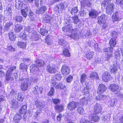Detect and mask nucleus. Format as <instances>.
<instances>
[{"mask_svg": "<svg viewBox=\"0 0 123 123\" xmlns=\"http://www.w3.org/2000/svg\"><path fill=\"white\" fill-rule=\"evenodd\" d=\"M27 68V66L24 63H21L19 66V69L23 71L26 70Z\"/></svg>", "mask_w": 123, "mask_h": 123, "instance_id": "obj_43", "label": "nucleus"}, {"mask_svg": "<svg viewBox=\"0 0 123 123\" xmlns=\"http://www.w3.org/2000/svg\"><path fill=\"white\" fill-rule=\"evenodd\" d=\"M115 62L116 63H115L114 62V64H113L112 65H111L110 67L111 72V73L116 72L117 70V67H118V64L117 63V62L116 61Z\"/></svg>", "mask_w": 123, "mask_h": 123, "instance_id": "obj_17", "label": "nucleus"}, {"mask_svg": "<svg viewBox=\"0 0 123 123\" xmlns=\"http://www.w3.org/2000/svg\"><path fill=\"white\" fill-rule=\"evenodd\" d=\"M106 89V87L104 84H101L99 86L97 93L98 94H101L105 92Z\"/></svg>", "mask_w": 123, "mask_h": 123, "instance_id": "obj_11", "label": "nucleus"}, {"mask_svg": "<svg viewBox=\"0 0 123 123\" xmlns=\"http://www.w3.org/2000/svg\"><path fill=\"white\" fill-rule=\"evenodd\" d=\"M14 19L17 22L21 23L23 21V18L21 16L18 15L15 16Z\"/></svg>", "mask_w": 123, "mask_h": 123, "instance_id": "obj_28", "label": "nucleus"}, {"mask_svg": "<svg viewBox=\"0 0 123 123\" xmlns=\"http://www.w3.org/2000/svg\"><path fill=\"white\" fill-rule=\"evenodd\" d=\"M39 8L40 13L41 14L44 13L47 9L46 7L45 6H42L40 7Z\"/></svg>", "mask_w": 123, "mask_h": 123, "instance_id": "obj_36", "label": "nucleus"}, {"mask_svg": "<svg viewBox=\"0 0 123 123\" xmlns=\"http://www.w3.org/2000/svg\"><path fill=\"white\" fill-rule=\"evenodd\" d=\"M78 10L77 7H74L72 8L70 11L72 15L77 13L78 12Z\"/></svg>", "mask_w": 123, "mask_h": 123, "instance_id": "obj_49", "label": "nucleus"}, {"mask_svg": "<svg viewBox=\"0 0 123 123\" xmlns=\"http://www.w3.org/2000/svg\"><path fill=\"white\" fill-rule=\"evenodd\" d=\"M64 7V5L63 3H61L56 6L54 8L55 12L57 14H60L62 13Z\"/></svg>", "mask_w": 123, "mask_h": 123, "instance_id": "obj_4", "label": "nucleus"}, {"mask_svg": "<svg viewBox=\"0 0 123 123\" xmlns=\"http://www.w3.org/2000/svg\"><path fill=\"white\" fill-rule=\"evenodd\" d=\"M94 52L93 51H91L88 52L86 54V57L88 59L90 60L92 58Z\"/></svg>", "mask_w": 123, "mask_h": 123, "instance_id": "obj_48", "label": "nucleus"}, {"mask_svg": "<svg viewBox=\"0 0 123 123\" xmlns=\"http://www.w3.org/2000/svg\"><path fill=\"white\" fill-rule=\"evenodd\" d=\"M26 33H21L20 35V37L25 40H27L29 35V34H26Z\"/></svg>", "mask_w": 123, "mask_h": 123, "instance_id": "obj_27", "label": "nucleus"}, {"mask_svg": "<svg viewBox=\"0 0 123 123\" xmlns=\"http://www.w3.org/2000/svg\"><path fill=\"white\" fill-rule=\"evenodd\" d=\"M40 89V88L38 87V86H36L33 88V92L37 94H38L39 92L41 93L42 92Z\"/></svg>", "mask_w": 123, "mask_h": 123, "instance_id": "obj_32", "label": "nucleus"}, {"mask_svg": "<svg viewBox=\"0 0 123 123\" xmlns=\"http://www.w3.org/2000/svg\"><path fill=\"white\" fill-rule=\"evenodd\" d=\"M73 77L70 75H69L68 76L67 78V82L70 83L71 82L72 80Z\"/></svg>", "mask_w": 123, "mask_h": 123, "instance_id": "obj_61", "label": "nucleus"}, {"mask_svg": "<svg viewBox=\"0 0 123 123\" xmlns=\"http://www.w3.org/2000/svg\"><path fill=\"white\" fill-rule=\"evenodd\" d=\"M109 44L111 47L114 46L116 44V42L115 39L114 38L111 39L110 40Z\"/></svg>", "mask_w": 123, "mask_h": 123, "instance_id": "obj_42", "label": "nucleus"}, {"mask_svg": "<svg viewBox=\"0 0 123 123\" xmlns=\"http://www.w3.org/2000/svg\"><path fill=\"white\" fill-rule=\"evenodd\" d=\"M112 48L111 47H109L107 48H104L103 49L104 51L105 52H111L112 50Z\"/></svg>", "mask_w": 123, "mask_h": 123, "instance_id": "obj_54", "label": "nucleus"}, {"mask_svg": "<svg viewBox=\"0 0 123 123\" xmlns=\"http://www.w3.org/2000/svg\"><path fill=\"white\" fill-rule=\"evenodd\" d=\"M111 0H104L103 2L102 3V5L103 6H106L111 2Z\"/></svg>", "mask_w": 123, "mask_h": 123, "instance_id": "obj_58", "label": "nucleus"}, {"mask_svg": "<svg viewBox=\"0 0 123 123\" xmlns=\"http://www.w3.org/2000/svg\"><path fill=\"white\" fill-rule=\"evenodd\" d=\"M11 107L12 108H17L18 105V102L17 100H12L11 103Z\"/></svg>", "mask_w": 123, "mask_h": 123, "instance_id": "obj_30", "label": "nucleus"}, {"mask_svg": "<svg viewBox=\"0 0 123 123\" xmlns=\"http://www.w3.org/2000/svg\"><path fill=\"white\" fill-rule=\"evenodd\" d=\"M55 86V88L57 89H62L65 87V86L62 83H57Z\"/></svg>", "mask_w": 123, "mask_h": 123, "instance_id": "obj_25", "label": "nucleus"}, {"mask_svg": "<svg viewBox=\"0 0 123 123\" xmlns=\"http://www.w3.org/2000/svg\"><path fill=\"white\" fill-rule=\"evenodd\" d=\"M109 88L112 91L115 92H117V91L119 88V86L116 84H112L110 86Z\"/></svg>", "mask_w": 123, "mask_h": 123, "instance_id": "obj_20", "label": "nucleus"}, {"mask_svg": "<svg viewBox=\"0 0 123 123\" xmlns=\"http://www.w3.org/2000/svg\"><path fill=\"white\" fill-rule=\"evenodd\" d=\"M36 64H32L30 67V69L31 72L33 73V71H37L38 68L37 67H43L45 64L44 61L42 60L38 59L36 60Z\"/></svg>", "mask_w": 123, "mask_h": 123, "instance_id": "obj_1", "label": "nucleus"}, {"mask_svg": "<svg viewBox=\"0 0 123 123\" xmlns=\"http://www.w3.org/2000/svg\"><path fill=\"white\" fill-rule=\"evenodd\" d=\"M70 37L73 39H76L79 38V35L77 33H73L70 35Z\"/></svg>", "mask_w": 123, "mask_h": 123, "instance_id": "obj_46", "label": "nucleus"}, {"mask_svg": "<svg viewBox=\"0 0 123 123\" xmlns=\"http://www.w3.org/2000/svg\"><path fill=\"white\" fill-rule=\"evenodd\" d=\"M40 37L39 35L37 34H35L32 36V38L34 40L37 41L40 39Z\"/></svg>", "mask_w": 123, "mask_h": 123, "instance_id": "obj_52", "label": "nucleus"}, {"mask_svg": "<svg viewBox=\"0 0 123 123\" xmlns=\"http://www.w3.org/2000/svg\"><path fill=\"white\" fill-rule=\"evenodd\" d=\"M55 93V89L53 87H51L50 88V90L48 94V96H52L54 95Z\"/></svg>", "mask_w": 123, "mask_h": 123, "instance_id": "obj_53", "label": "nucleus"}, {"mask_svg": "<svg viewBox=\"0 0 123 123\" xmlns=\"http://www.w3.org/2000/svg\"><path fill=\"white\" fill-rule=\"evenodd\" d=\"M112 56V55L111 54H107L105 57V60L107 61H109Z\"/></svg>", "mask_w": 123, "mask_h": 123, "instance_id": "obj_64", "label": "nucleus"}, {"mask_svg": "<svg viewBox=\"0 0 123 123\" xmlns=\"http://www.w3.org/2000/svg\"><path fill=\"white\" fill-rule=\"evenodd\" d=\"M27 105L26 104L23 105L21 108L19 110V112L20 114H24L27 111Z\"/></svg>", "mask_w": 123, "mask_h": 123, "instance_id": "obj_22", "label": "nucleus"}, {"mask_svg": "<svg viewBox=\"0 0 123 123\" xmlns=\"http://www.w3.org/2000/svg\"><path fill=\"white\" fill-rule=\"evenodd\" d=\"M22 26L19 24H17L15 26L14 30L16 32H19L22 29Z\"/></svg>", "mask_w": 123, "mask_h": 123, "instance_id": "obj_26", "label": "nucleus"}, {"mask_svg": "<svg viewBox=\"0 0 123 123\" xmlns=\"http://www.w3.org/2000/svg\"><path fill=\"white\" fill-rule=\"evenodd\" d=\"M23 115L17 114L15 115L13 118L14 121L15 122H18L21 120L22 118Z\"/></svg>", "mask_w": 123, "mask_h": 123, "instance_id": "obj_24", "label": "nucleus"}, {"mask_svg": "<svg viewBox=\"0 0 123 123\" xmlns=\"http://www.w3.org/2000/svg\"><path fill=\"white\" fill-rule=\"evenodd\" d=\"M98 14V12L94 9H92L89 12V16L91 18H96Z\"/></svg>", "mask_w": 123, "mask_h": 123, "instance_id": "obj_9", "label": "nucleus"}, {"mask_svg": "<svg viewBox=\"0 0 123 123\" xmlns=\"http://www.w3.org/2000/svg\"><path fill=\"white\" fill-rule=\"evenodd\" d=\"M102 111V107L100 105L97 103L94 106V113L96 114H98Z\"/></svg>", "mask_w": 123, "mask_h": 123, "instance_id": "obj_6", "label": "nucleus"}, {"mask_svg": "<svg viewBox=\"0 0 123 123\" xmlns=\"http://www.w3.org/2000/svg\"><path fill=\"white\" fill-rule=\"evenodd\" d=\"M28 13H29L28 16L29 17L32 16L34 15V13L31 11L30 8L28 7Z\"/></svg>", "mask_w": 123, "mask_h": 123, "instance_id": "obj_55", "label": "nucleus"}, {"mask_svg": "<svg viewBox=\"0 0 123 123\" xmlns=\"http://www.w3.org/2000/svg\"><path fill=\"white\" fill-rule=\"evenodd\" d=\"M115 57L117 59H119L120 58V51L118 50L115 52Z\"/></svg>", "mask_w": 123, "mask_h": 123, "instance_id": "obj_51", "label": "nucleus"}, {"mask_svg": "<svg viewBox=\"0 0 123 123\" xmlns=\"http://www.w3.org/2000/svg\"><path fill=\"white\" fill-rule=\"evenodd\" d=\"M77 111L80 114H82L84 111V110L82 107H79L77 109Z\"/></svg>", "mask_w": 123, "mask_h": 123, "instance_id": "obj_56", "label": "nucleus"}, {"mask_svg": "<svg viewBox=\"0 0 123 123\" xmlns=\"http://www.w3.org/2000/svg\"><path fill=\"white\" fill-rule=\"evenodd\" d=\"M105 16L104 15L99 16L97 18V23L101 25L102 24L105 23Z\"/></svg>", "mask_w": 123, "mask_h": 123, "instance_id": "obj_15", "label": "nucleus"}, {"mask_svg": "<svg viewBox=\"0 0 123 123\" xmlns=\"http://www.w3.org/2000/svg\"><path fill=\"white\" fill-rule=\"evenodd\" d=\"M62 30L64 32H72L73 31L74 29L72 27V25L71 24L65 26L62 28Z\"/></svg>", "mask_w": 123, "mask_h": 123, "instance_id": "obj_12", "label": "nucleus"}, {"mask_svg": "<svg viewBox=\"0 0 123 123\" xmlns=\"http://www.w3.org/2000/svg\"><path fill=\"white\" fill-rule=\"evenodd\" d=\"M114 6V4L112 3L108 4L106 8V12L107 14H110L113 12Z\"/></svg>", "mask_w": 123, "mask_h": 123, "instance_id": "obj_7", "label": "nucleus"}, {"mask_svg": "<svg viewBox=\"0 0 123 123\" xmlns=\"http://www.w3.org/2000/svg\"><path fill=\"white\" fill-rule=\"evenodd\" d=\"M9 38L11 40L14 41L15 40L16 36L14 33L12 32H10L9 33Z\"/></svg>", "mask_w": 123, "mask_h": 123, "instance_id": "obj_33", "label": "nucleus"}, {"mask_svg": "<svg viewBox=\"0 0 123 123\" xmlns=\"http://www.w3.org/2000/svg\"><path fill=\"white\" fill-rule=\"evenodd\" d=\"M73 19H74V23L75 24H77L78 22L79 21V19H78V17L76 16L74 17H73Z\"/></svg>", "mask_w": 123, "mask_h": 123, "instance_id": "obj_57", "label": "nucleus"}, {"mask_svg": "<svg viewBox=\"0 0 123 123\" xmlns=\"http://www.w3.org/2000/svg\"><path fill=\"white\" fill-rule=\"evenodd\" d=\"M55 109L59 112H61L63 109V107L62 105H57L55 107Z\"/></svg>", "mask_w": 123, "mask_h": 123, "instance_id": "obj_45", "label": "nucleus"}, {"mask_svg": "<svg viewBox=\"0 0 123 123\" xmlns=\"http://www.w3.org/2000/svg\"><path fill=\"white\" fill-rule=\"evenodd\" d=\"M62 77L61 75L59 74H56L55 75V78L57 80H60L61 78Z\"/></svg>", "mask_w": 123, "mask_h": 123, "instance_id": "obj_60", "label": "nucleus"}, {"mask_svg": "<svg viewBox=\"0 0 123 123\" xmlns=\"http://www.w3.org/2000/svg\"><path fill=\"white\" fill-rule=\"evenodd\" d=\"M64 116V115L62 113H60L57 117V120L58 121H60L61 120V118Z\"/></svg>", "mask_w": 123, "mask_h": 123, "instance_id": "obj_62", "label": "nucleus"}, {"mask_svg": "<svg viewBox=\"0 0 123 123\" xmlns=\"http://www.w3.org/2000/svg\"><path fill=\"white\" fill-rule=\"evenodd\" d=\"M17 45L20 48H25L26 46V43L22 41H18Z\"/></svg>", "mask_w": 123, "mask_h": 123, "instance_id": "obj_31", "label": "nucleus"}, {"mask_svg": "<svg viewBox=\"0 0 123 123\" xmlns=\"http://www.w3.org/2000/svg\"><path fill=\"white\" fill-rule=\"evenodd\" d=\"M90 78L92 79H98V77L97 74L95 72H92L90 75Z\"/></svg>", "mask_w": 123, "mask_h": 123, "instance_id": "obj_39", "label": "nucleus"}, {"mask_svg": "<svg viewBox=\"0 0 123 123\" xmlns=\"http://www.w3.org/2000/svg\"><path fill=\"white\" fill-rule=\"evenodd\" d=\"M6 81L13 82L14 78L12 75L6 74Z\"/></svg>", "mask_w": 123, "mask_h": 123, "instance_id": "obj_19", "label": "nucleus"}, {"mask_svg": "<svg viewBox=\"0 0 123 123\" xmlns=\"http://www.w3.org/2000/svg\"><path fill=\"white\" fill-rule=\"evenodd\" d=\"M110 97L108 96H106L105 95L104 96L101 95H98L96 97V99L97 100H104V99H111Z\"/></svg>", "mask_w": 123, "mask_h": 123, "instance_id": "obj_23", "label": "nucleus"}, {"mask_svg": "<svg viewBox=\"0 0 123 123\" xmlns=\"http://www.w3.org/2000/svg\"><path fill=\"white\" fill-rule=\"evenodd\" d=\"M63 52L64 55L65 56L69 57L70 56V53L69 50L68 49H66L64 50Z\"/></svg>", "mask_w": 123, "mask_h": 123, "instance_id": "obj_47", "label": "nucleus"}, {"mask_svg": "<svg viewBox=\"0 0 123 123\" xmlns=\"http://www.w3.org/2000/svg\"><path fill=\"white\" fill-rule=\"evenodd\" d=\"M52 18V17H51L47 16L43 19V21L44 23H48L50 22Z\"/></svg>", "mask_w": 123, "mask_h": 123, "instance_id": "obj_38", "label": "nucleus"}, {"mask_svg": "<svg viewBox=\"0 0 123 123\" xmlns=\"http://www.w3.org/2000/svg\"><path fill=\"white\" fill-rule=\"evenodd\" d=\"M58 43L61 46L63 47H65L67 45V43L65 40L62 39H61L59 40Z\"/></svg>", "mask_w": 123, "mask_h": 123, "instance_id": "obj_29", "label": "nucleus"}, {"mask_svg": "<svg viewBox=\"0 0 123 123\" xmlns=\"http://www.w3.org/2000/svg\"><path fill=\"white\" fill-rule=\"evenodd\" d=\"M12 6L8 5L6 9V10L7 12L8 13L9 15L11 16H12Z\"/></svg>", "mask_w": 123, "mask_h": 123, "instance_id": "obj_34", "label": "nucleus"}, {"mask_svg": "<svg viewBox=\"0 0 123 123\" xmlns=\"http://www.w3.org/2000/svg\"><path fill=\"white\" fill-rule=\"evenodd\" d=\"M35 6L37 7H39V2L41 5V6L43 4V1L42 0H35Z\"/></svg>", "mask_w": 123, "mask_h": 123, "instance_id": "obj_41", "label": "nucleus"}, {"mask_svg": "<svg viewBox=\"0 0 123 123\" xmlns=\"http://www.w3.org/2000/svg\"><path fill=\"white\" fill-rule=\"evenodd\" d=\"M61 72L62 74L65 75L68 74L70 72V69L68 66L63 65L61 69Z\"/></svg>", "mask_w": 123, "mask_h": 123, "instance_id": "obj_8", "label": "nucleus"}, {"mask_svg": "<svg viewBox=\"0 0 123 123\" xmlns=\"http://www.w3.org/2000/svg\"><path fill=\"white\" fill-rule=\"evenodd\" d=\"M76 105L77 103L76 102H72L68 104V107L69 110L73 111L76 108Z\"/></svg>", "mask_w": 123, "mask_h": 123, "instance_id": "obj_18", "label": "nucleus"}, {"mask_svg": "<svg viewBox=\"0 0 123 123\" xmlns=\"http://www.w3.org/2000/svg\"><path fill=\"white\" fill-rule=\"evenodd\" d=\"M110 78V75L109 72H106L103 75L102 80L105 82L108 81Z\"/></svg>", "mask_w": 123, "mask_h": 123, "instance_id": "obj_16", "label": "nucleus"}, {"mask_svg": "<svg viewBox=\"0 0 123 123\" xmlns=\"http://www.w3.org/2000/svg\"><path fill=\"white\" fill-rule=\"evenodd\" d=\"M5 24L4 26V30L6 31H8L11 26L13 25V23L12 21H6L5 23Z\"/></svg>", "mask_w": 123, "mask_h": 123, "instance_id": "obj_13", "label": "nucleus"}, {"mask_svg": "<svg viewBox=\"0 0 123 123\" xmlns=\"http://www.w3.org/2000/svg\"><path fill=\"white\" fill-rule=\"evenodd\" d=\"M28 6H25V9H22L21 11V13L22 15L25 18H26L27 16L28 13Z\"/></svg>", "mask_w": 123, "mask_h": 123, "instance_id": "obj_21", "label": "nucleus"}, {"mask_svg": "<svg viewBox=\"0 0 123 123\" xmlns=\"http://www.w3.org/2000/svg\"><path fill=\"white\" fill-rule=\"evenodd\" d=\"M25 31L30 33L32 31V29L30 26L27 27L25 28Z\"/></svg>", "mask_w": 123, "mask_h": 123, "instance_id": "obj_63", "label": "nucleus"}, {"mask_svg": "<svg viewBox=\"0 0 123 123\" xmlns=\"http://www.w3.org/2000/svg\"><path fill=\"white\" fill-rule=\"evenodd\" d=\"M36 71H33V73L32 72H31L33 74L31 76L29 79V82H30V83L31 82H37V81H39L40 80L39 76L37 74H36L35 73V72Z\"/></svg>", "mask_w": 123, "mask_h": 123, "instance_id": "obj_3", "label": "nucleus"}, {"mask_svg": "<svg viewBox=\"0 0 123 123\" xmlns=\"http://www.w3.org/2000/svg\"><path fill=\"white\" fill-rule=\"evenodd\" d=\"M121 14L119 11L116 12L113 14L112 20L113 21H119L121 18Z\"/></svg>", "mask_w": 123, "mask_h": 123, "instance_id": "obj_5", "label": "nucleus"}, {"mask_svg": "<svg viewBox=\"0 0 123 123\" xmlns=\"http://www.w3.org/2000/svg\"><path fill=\"white\" fill-rule=\"evenodd\" d=\"M50 36H48L45 39V42L48 44H50L52 43L51 39L50 37Z\"/></svg>", "mask_w": 123, "mask_h": 123, "instance_id": "obj_50", "label": "nucleus"}, {"mask_svg": "<svg viewBox=\"0 0 123 123\" xmlns=\"http://www.w3.org/2000/svg\"><path fill=\"white\" fill-rule=\"evenodd\" d=\"M19 81H21V84L20 86L21 89L24 91L26 90L28 86V82L29 80V79L24 78L23 77L19 79Z\"/></svg>", "mask_w": 123, "mask_h": 123, "instance_id": "obj_2", "label": "nucleus"}, {"mask_svg": "<svg viewBox=\"0 0 123 123\" xmlns=\"http://www.w3.org/2000/svg\"><path fill=\"white\" fill-rule=\"evenodd\" d=\"M22 3L20 1H18V2H17L15 5V7L16 8L18 9H21V8L22 6Z\"/></svg>", "mask_w": 123, "mask_h": 123, "instance_id": "obj_44", "label": "nucleus"}, {"mask_svg": "<svg viewBox=\"0 0 123 123\" xmlns=\"http://www.w3.org/2000/svg\"><path fill=\"white\" fill-rule=\"evenodd\" d=\"M86 76L85 74H83L81 76V78L80 79V82L83 83L86 81Z\"/></svg>", "mask_w": 123, "mask_h": 123, "instance_id": "obj_40", "label": "nucleus"}, {"mask_svg": "<svg viewBox=\"0 0 123 123\" xmlns=\"http://www.w3.org/2000/svg\"><path fill=\"white\" fill-rule=\"evenodd\" d=\"M46 69L47 71L52 73H54L56 71L55 65L52 64H50L48 65Z\"/></svg>", "mask_w": 123, "mask_h": 123, "instance_id": "obj_10", "label": "nucleus"}, {"mask_svg": "<svg viewBox=\"0 0 123 123\" xmlns=\"http://www.w3.org/2000/svg\"><path fill=\"white\" fill-rule=\"evenodd\" d=\"M95 114H90L89 116V118L90 120L94 122L98 121L99 119V116L96 115Z\"/></svg>", "mask_w": 123, "mask_h": 123, "instance_id": "obj_14", "label": "nucleus"}, {"mask_svg": "<svg viewBox=\"0 0 123 123\" xmlns=\"http://www.w3.org/2000/svg\"><path fill=\"white\" fill-rule=\"evenodd\" d=\"M6 49L7 50L12 51H14L15 50V48L13 47L12 45L8 46Z\"/></svg>", "mask_w": 123, "mask_h": 123, "instance_id": "obj_59", "label": "nucleus"}, {"mask_svg": "<svg viewBox=\"0 0 123 123\" xmlns=\"http://www.w3.org/2000/svg\"><path fill=\"white\" fill-rule=\"evenodd\" d=\"M16 68V67L15 66H13L8 69L7 71L6 74L12 75V71Z\"/></svg>", "mask_w": 123, "mask_h": 123, "instance_id": "obj_35", "label": "nucleus"}, {"mask_svg": "<svg viewBox=\"0 0 123 123\" xmlns=\"http://www.w3.org/2000/svg\"><path fill=\"white\" fill-rule=\"evenodd\" d=\"M40 32L41 35L44 36L48 34V31L45 29H41L40 30Z\"/></svg>", "mask_w": 123, "mask_h": 123, "instance_id": "obj_37", "label": "nucleus"}]
</instances>
